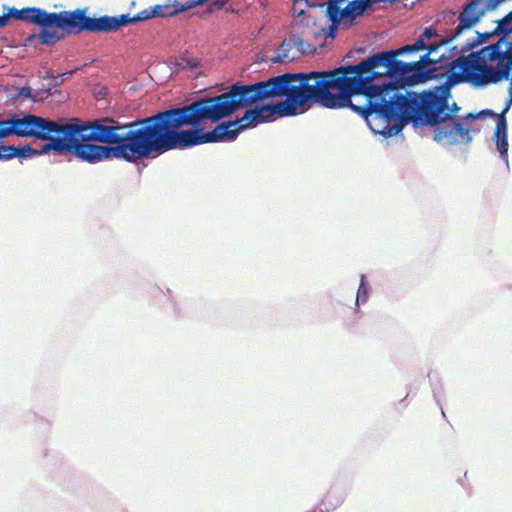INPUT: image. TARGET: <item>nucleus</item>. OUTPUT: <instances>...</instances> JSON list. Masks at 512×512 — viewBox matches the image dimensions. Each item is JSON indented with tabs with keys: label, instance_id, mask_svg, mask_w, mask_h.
<instances>
[{
	"label": "nucleus",
	"instance_id": "nucleus-1",
	"mask_svg": "<svg viewBox=\"0 0 512 512\" xmlns=\"http://www.w3.org/2000/svg\"><path fill=\"white\" fill-rule=\"evenodd\" d=\"M407 47L373 54L356 65H347L327 71H315L327 108L350 105L353 96L362 97L363 103L354 107L363 115L371 111L385 117L415 126H433L434 140L449 145L469 143L470 130L455 121L459 110L456 103L449 106L441 85L419 94L402 95L399 88L424 83L441 76L439 67L425 71L423 55L417 61L397 59Z\"/></svg>",
	"mask_w": 512,
	"mask_h": 512
},
{
	"label": "nucleus",
	"instance_id": "nucleus-2",
	"mask_svg": "<svg viewBox=\"0 0 512 512\" xmlns=\"http://www.w3.org/2000/svg\"><path fill=\"white\" fill-rule=\"evenodd\" d=\"M313 104L327 108L315 71L233 84L220 95L172 108L178 147L231 141L247 128L294 116Z\"/></svg>",
	"mask_w": 512,
	"mask_h": 512
},
{
	"label": "nucleus",
	"instance_id": "nucleus-3",
	"mask_svg": "<svg viewBox=\"0 0 512 512\" xmlns=\"http://www.w3.org/2000/svg\"><path fill=\"white\" fill-rule=\"evenodd\" d=\"M39 123L47 150L93 164L112 158L137 162L179 150L172 108L126 124L109 117L69 123L40 117Z\"/></svg>",
	"mask_w": 512,
	"mask_h": 512
},
{
	"label": "nucleus",
	"instance_id": "nucleus-4",
	"mask_svg": "<svg viewBox=\"0 0 512 512\" xmlns=\"http://www.w3.org/2000/svg\"><path fill=\"white\" fill-rule=\"evenodd\" d=\"M491 32H475V36L460 45L451 47L456 53L467 52L488 41L492 36H502L496 43L485 46L467 56H459L448 64L441 76L445 81L441 89L449 100L451 88L460 83H470L475 87H484L502 81H509L505 107L498 115L493 138L502 159L508 162L507 121L505 114L512 105V11L495 21Z\"/></svg>",
	"mask_w": 512,
	"mask_h": 512
},
{
	"label": "nucleus",
	"instance_id": "nucleus-5",
	"mask_svg": "<svg viewBox=\"0 0 512 512\" xmlns=\"http://www.w3.org/2000/svg\"><path fill=\"white\" fill-rule=\"evenodd\" d=\"M81 9L49 13L41 8L26 7L23 9L10 8L6 14L9 18L40 26L42 30L38 39L42 44L52 45L64 38L65 34L80 33Z\"/></svg>",
	"mask_w": 512,
	"mask_h": 512
},
{
	"label": "nucleus",
	"instance_id": "nucleus-6",
	"mask_svg": "<svg viewBox=\"0 0 512 512\" xmlns=\"http://www.w3.org/2000/svg\"><path fill=\"white\" fill-rule=\"evenodd\" d=\"M86 12L87 8L81 9L80 33L83 31L93 33H110L117 31L122 26L155 18L152 7L138 12L133 17H130L128 14H122L119 16L104 15L96 18L87 16Z\"/></svg>",
	"mask_w": 512,
	"mask_h": 512
},
{
	"label": "nucleus",
	"instance_id": "nucleus-7",
	"mask_svg": "<svg viewBox=\"0 0 512 512\" xmlns=\"http://www.w3.org/2000/svg\"><path fill=\"white\" fill-rule=\"evenodd\" d=\"M461 13L458 16V22H460ZM460 27V23L455 27L450 36L446 38H442L438 36L436 30L432 27L425 28L424 32L421 34L420 38L412 45H405L407 47L406 52H413L422 49H427L429 60L424 62L425 67L429 64H436L441 59L446 58L445 51L438 54V51L448 45L450 42L459 38L466 31H470L472 27L465 28L458 32Z\"/></svg>",
	"mask_w": 512,
	"mask_h": 512
},
{
	"label": "nucleus",
	"instance_id": "nucleus-8",
	"mask_svg": "<svg viewBox=\"0 0 512 512\" xmlns=\"http://www.w3.org/2000/svg\"><path fill=\"white\" fill-rule=\"evenodd\" d=\"M290 33L298 39V46L301 53H315L316 46L321 45L320 42L326 34L323 25L317 22L316 17L311 14L295 18L290 24Z\"/></svg>",
	"mask_w": 512,
	"mask_h": 512
},
{
	"label": "nucleus",
	"instance_id": "nucleus-9",
	"mask_svg": "<svg viewBox=\"0 0 512 512\" xmlns=\"http://www.w3.org/2000/svg\"><path fill=\"white\" fill-rule=\"evenodd\" d=\"M362 103H363V98L362 97L353 96V97L350 98V105L340 106V108L349 107L351 110H353L354 112H356L357 114L362 116L367 121L369 120L370 116H374L375 118L382 119L383 121H385L387 123V126L381 128V129H374V128H372V129L376 133H380V134L387 135V136H392L394 134H397L399 131H401V129L406 124L409 123V122H404V121L402 123V121H400V120L390 119V118L385 117L384 115H382L381 113H378L376 111H371L369 114L363 115L360 111H357L354 108V107H357V105L358 106L361 105ZM337 109H339V107Z\"/></svg>",
	"mask_w": 512,
	"mask_h": 512
},
{
	"label": "nucleus",
	"instance_id": "nucleus-10",
	"mask_svg": "<svg viewBox=\"0 0 512 512\" xmlns=\"http://www.w3.org/2000/svg\"><path fill=\"white\" fill-rule=\"evenodd\" d=\"M207 0H187L185 2H179L177 0L167 2L165 4H157L152 7L155 17H171L178 13L187 11L194 7L200 6Z\"/></svg>",
	"mask_w": 512,
	"mask_h": 512
},
{
	"label": "nucleus",
	"instance_id": "nucleus-11",
	"mask_svg": "<svg viewBox=\"0 0 512 512\" xmlns=\"http://www.w3.org/2000/svg\"><path fill=\"white\" fill-rule=\"evenodd\" d=\"M301 53V48L298 46V39L293 37L290 33L287 39H284L278 48L277 55L272 58V62L285 63L292 62L299 56L305 55Z\"/></svg>",
	"mask_w": 512,
	"mask_h": 512
},
{
	"label": "nucleus",
	"instance_id": "nucleus-12",
	"mask_svg": "<svg viewBox=\"0 0 512 512\" xmlns=\"http://www.w3.org/2000/svg\"><path fill=\"white\" fill-rule=\"evenodd\" d=\"M48 145V142L45 143L40 150L32 148L30 145H25L23 147H16L15 146V157L19 158H30L32 156L41 155L49 153L51 150H47L46 146Z\"/></svg>",
	"mask_w": 512,
	"mask_h": 512
},
{
	"label": "nucleus",
	"instance_id": "nucleus-13",
	"mask_svg": "<svg viewBox=\"0 0 512 512\" xmlns=\"http://www.w3.org/2000/svg\"><path fill=\"white\" fill-rule=\"evenodd\" d=\"M316 6H318L317 3H314L309 0H293V5L291 8L293 19L298 18L299 15H300V17L309 15L310 13L308 11H306L305 8H307V7L314 8Z\"/></svg>",
	"mask_w": 512,
	"mask_h": 512
},
{
	"label": "nucleus",
	"instance_id": "nucleus-14",
	"mask_svg": "<svg viewBox=\"0 0 512 512\" xmlns=\"http://www.w3.org/2000/svg\"><path fill=\"white\" fill-rule=\"evenodd\" d=\"M14 145H0V161H7L15 158Z\"/></svg>",
	"mask_w": 512,
	"mask_h": 512
},
{
	"label": "nucleus",
	"instance_id": "nucleus-15",
	"mask_svg": "<svg viewBox=\"0 0 512 512\" xmlns=\"http://www.w3.org/2000/svg\"><path fill=\"white\" fill-rule=\"evenodd\" d=\"M368 291H369V288L365 283V276L361 275V282H360L357 296H356V303H358L359 300H361L362 302H365L368 298Z\"/></svg>",
	"mask_w": 512,
	"mask_h": 512
},
{
	"label": "nucleus",
	"instance_id": "nucleus-16",
	"mask_svg": "<svg viewBox=\"0 0 512 512\" xmlns=\"http://www.w3.org/2000/svg\"><path fill=\"white\" fill-rule=\"evenodd\" d=\"M75 70H71V71H68V72H65V73H62V74H58L56 76H53V80H54V84L55 85H60L62 84L66 79H68L70 76H72V74L74 73Z\"/></svg>",
	"mask_w": 512,
	"mask_h": 512
},
{
	"label": "nucleus",
	"instance_id": "nucleus-17",
	"mask_svg": "<svg viewBox=\"0 0 512 512\" xmlns=\"http://www.w3.org/2000/svg\"><path fill=\"white\" fill-rule=\"evenodd\" d=\"M495 115L496 114L492 110L486 109V110L479 112L477 115L469 114V115H467V118L477 119L479 117L495 116Z\"/></svg>",
	"mask_w": 512,
	"mask_h": 512
},
{
	"label": "nucleus",
	"instance_id": "nucleus-18",
	"mask_svg": "<svg viewBox=\"0 0 512 512\" xmlns=\"http://www.w3.org/2000/svg\"><path fill=\"white\" fill-rule=\"evenodd\" d=\"M19 95L25 98L31 97V88L30 87H22L19 91Z\"/></svg>",
	"mask_w": 512,
	"mask_h": 512
},
{
	"label": "nucleus",
	"instance_id": "nucleus-19",
	"mask_svg": "<svg viewBox=\"0 0 512 512\" xmlns=\"http://www.w3.org/2000/svg\"><path fill=\"white\" fill-rule=\"evenodd\" d=\"M7 25V16H0V28L5 27Z\"/></svg>",
	"mask_w": 512,
	"mask_h": 512
}]
</instances>
